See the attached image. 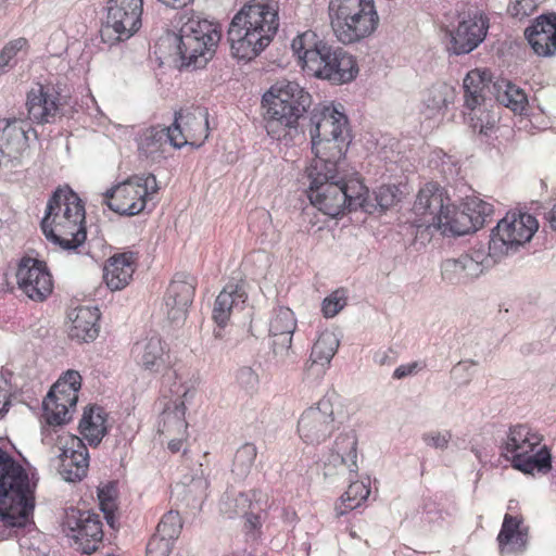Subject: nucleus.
Returning a JSON list of instances; mask_svg holds the SVG:
<instances>
[{"instance_id": "0e129e2a", "label": "nucleus", "mask_w": 556, "mask_h": 556, "mask_svg": "<svg viewBox=\"0 0 556 556\" xmlns=\"http://www.w3.org/2000/svg\"><path fill=\"white\" fill-rule=\"evenodd\" d=\"M115 509L116 507H106V508H102L101 511L103 513L104 515V518L106 520V523L112 528V529H116L117 528V520H116V517H115Z\"/></svg>"}, {"instance_id": "5fc2aeb1", "label": "nucleus", "mask_w": 556, "mask_h": 556, "mask_svg": "<svg viewBox=\"0 0 556 556\" xmlns=\"http://www.w3.org/2000/svg\"><path fill=\"white\" fill-rule=\"evenodd\" d=\"M536 7L535 0H510L507 11L513 17L521 20L532 14Z\"/></svg>"}, {"instance_id": "a18cd8bd", "label": "nucleus", "mask_w": 556, "mask_h": 556, "mask_svg": "<svg viewBox=\"0 0 556 556\" xmlns=\"http://www.w3.org/2000/svg\"><path fill=\"white\" fill-rule=\"evenodd\" d=\"M165 127L151 126L142 130L138 138L139 151L149 154L156 151L163 141H165Z\"/></svg>"}, {"instance_id": "09e8293b", "label": "nucleus", "mask_w": 556, "mask_h": 556, "mask_svg": "<svg viewBox=\"0 0 556 556\" xmlns=\"http://www.w3.org/2000/svg\"><path fill=\"white\" fill-rule=\"evenodd\" d=\"M370 494L369 485L361 481H354L350 478V485L345 493L342 495L343 502H348L346 508L354 509L366 501Z\"/></svg>"}, {"instance_id": "f8f14e48", "label": "nucleus", "mask_w": 556, "mask_h": 556, "mask_svg": "<svg viewBox=\"0 0 556 556\" xmlns=\"http://www.w3.org/2000/svg\"><path fill=\"white\" fill-rule=\"evenodd\" d=\"M80 387L81 376L76 370H67L51 387L42 401V417L49 426H63L72 419Z\"/></svg>"}, {"instance_id": "338daca9", "label": "nucleus", "mask_w": 556, "mask_h": 556, "mask_svg": "<svg viewBox=\"0 0 556 556\" xmlns=\"http://www.w3.org/2000/svg\"><path fill=\"white\" fill-rule=\"evenodd\" d=\"M162 4L170 9H182L191 4L194 0H157Z\"/></svg>"}, {"instance_id": "a19ab883", "label": "nucleus", "mask_w": 556, "mask_h": 556, "mask_svg": "<svg viewBox=\"0 0 556 556\" xmlns=\"http://www.w3.org/2000/svg\"><path fill=\"white\" fill-rule=\"evenodd\" d=\"M195 118L197 117L194 113L188 112L187 114H184L181 111L176 112L174 123L170 126L165 127V141H168L176 149H180L187 144L193 146L195 148L201 147L202 143L194 144L193 142H188L180 127V121L189 123L191 119Z\"/></svg>"}, {"instance_id": "ddd939ff", "label": "nucleus", "mask_w": 556, "mask_h": 556, "mask_svg": "<svg viewBox=\"0 0 556 556\" xmlns=\"http://www.w3.org/2000/svg\"><path fill=\"white\" fill-rule=\"evenodd\" d=\"M338 394L327 392L315 406L306 408L299 421L298 432L307 444H320L325 442L341 424L337 418L334 405Z\"/></svg>"}, {"instance_id": "c03bdc74", "label": "nucleus", "mask_w": 556, "mask_h": 556, "mask_svg": "<svg viewBox=\"0 0 556 556\" xmlns=\"http://www.w3.org/2000/svg\"><path fill=\"white\" fill-rule=\"evenodd\" d=\"M401 194L399 188L394 185H383L380 186L375 191V201L376 203H371L367 199V203L369 204V210L367 213H371L372 210L380 208L381 212L387 211L391 206H393L399 200V195Z\"/></svg>"}, {"instance_id": "a211bd4d", "label": "nucleus", "mask_w": 556, "mask_h": 556, "mask_svg": "<svg viewBox=\"0 0 556 556\" xmlns=\"http://www.w3.org/2000/svg\"><path fill=\"white\" fill-rule=\"evenodd\" d=\"M507 460L511 467L523 472L534 471L546 473L552 469V455L546 445H542V437L533 431L528 435L526 443L511 452Z\"/></svg>"}, {"instance_id": "412c9836", "label": "nucleus", "mask_w": 556, "mask_h": 556, "mask_svg": "<svg viewBox=\"0 0 556 556\" xmlns=\"http://www.w3.org/2000/svg\"><path fill=\"white\" fill-rule=\"evenodd\" d=\"M40 227L48 241L66 251L76 250L87 239L86 219L41 220Z\"/></svg>"}, {"instance_id": "bf43d9fd", "label": "nucleus", "mask_w": 556, "mask_h": 556, "mask_svg": "<svg viewBox=\"0 0 556 556\" xmlns=\"http://www.w3.org/2000/svg\"><path fill=\"white\" fill-rule=\"evenodd\" d=\"M424 367H425V365H422L419 362H413V363H409V364L400 365L393 371L392 377L394 379H399L400 380V379H403V378H406L408 376H413V375L417 374Z\"/></svg>"}, {"instance_id": "72a5a7b5", "label": "nucleus", "mask_w": 556, "mask_h": 556, "mask_svg": "<svg viewBox=\"0 0 556 556\" xmlns=\"http://www.w3.org/2000/svg\"><path fill=\"white\" fill-rule=\"evenodd\" d=\"M330 71L334 75L327 76L326 80L334 86H340L353 81L358 74V65L355 58L341 47H337V51L330 62Z\"/></svg>"}, {"instance_id": "a878e982", "label": "nucleus", "mask_w": 556, "mask_h": 556, "mask_svg": "<svg viewBox=\"0 0 556 556\" xmlns=\"http://www.w3.org/2000/svg\"><path fill=\"white\" fill-rule=\"evenodd\" d=\"M71 446L62 450L59 472L67 482H77L86 477L89 466L88 450L81 439L73 437Z\"/></svg>"}, {"instance_id": "69168bd1", "label": "nucleus", "mask_w": 556, "mask_h": 556, "mask_svg": "<svg viewBox=\"0 0 556 556\" xmlns=\"http://www.w3.org/2000/svg\"><path fill=\"white\" fill-rule=\"evenodd\" d=\"M10 405L11 402L8 396V391L0 387V417H2L8 412Z\"/></svg>"}, {"instance_id": "393cba45", "label": "nucleus", "mask_w": 556, "mask_h": 556, "mask_svg": "<svg viewBox=\"0 0 556 556\" xmlns=\"http://www.w3.org/2000/svg\"><path fill=\"white\" fill-rule=\"evenodd\" d=\"M525 36L539 56H552L556 53V13L538 16L525 30Z\"/></svg>"}, {"instance_id": "79ce46f5", "label": "nucleus", "mask_w": 556, "mask_h": 556, "mask_svg": "<svg viewBox=\"0 0 556 556\" xmlns=\"http://www.w3.org/2000/svg\"><path fill=\"white\" fill-rule=\"evenodd\" d=\"M531 431L528 425L519 424L511 426L507 432L506 439L501 443V455L508 458L511 452L518 451V447L526 443Z\"/></svg>"}, {"instance_id": "37998d69", "label": "nucleus", "mask_w": 556, "mask_h": 556, "mask_svg": "<svg viewBox=\"0 0 556 556\" xmlns=\"http://www.w3.org/2000/svg\"><path fill=\"white\" fill-rule=\"evenodd\" d=\"M271 338V350L277 363H293L295 353L292 350L293 333L269 334Z\"/></svg>"}, {"instance_id": "774afa93", "label": "nucleus", "mask_w": 556, "mask_h": 556, "mask_svg": "<svg viewBox=\"0 0 556 556\" xmlns=\"http://www.w3.org/2000/svg\"><path fill=\"white\" fill-rule=\"evenodd\" d=\"M544 218L552 230H556V203L544 214Z\"/></svg>"}, {"instance_id": "0eeeda50", "label": "nucleus", "mask_w": 556, "mask_h": 556, "mask_svg": "<svg viewBox=\"0 0 556 556\" xmlns=\"http://www.w3.org/2000/svg\"><path fill=\"white\" fill-rule=\"evenodd\" d=\"M222 38L218 23L192 14L173 34V43L181 59V65L192 70L204 68L216 53Z\"/></svg>"}, {"instance_id": "052dcab7", "label": "nucleus", "mask_w": 556, "mask_h": 556, "mask_svg": "<svg viewBox=\"0 0 556 556\" xmlns=\"http://www.w3.org/2000/svg\"><path fill=\"white\" fill-rule=\"evenodd\" d=\"M478 363L472 359H466L458 362L452 369V375L456 378H464L465 382L470 380L471 375L468 372L471 366H476Z\"/></svg>"}, {"instance_id": "f03ea898", "label": "nucleus", "mask_w": 556, "mask_h": 556, "mask_svg": "<svg viewBox=\"0 0 556 556\" xmlns=\"http://www.w3.org/2000/svg\"><path fill=\"white\" fill-rule=\"evenodd\" d=\"M279 26L277 1H245L232 16L227 29L232 58L244 63L255 60L274 41Z\"/></svg>"}, {"instance_id": "6e6d98bb", "label": "nucleus", "mask_w": 556, "mask_h": 556, "mask_svg": "<svg viewBox=\"0 0 556 556\" xmlns=\"http://www.w3.org/2000/svg\"><path fill=\"white\" fill-rule=\"evenodd\" d=\"M118 195H136V191L132 185L128 184V180L108 189L103 193V202L106 203L109 207L113 202L121 203Z\"/></svg>"}, {"instance_id": "aec40b11", "label": "nucleus", "mask_w": 556, "mask_h": 556, "mask_svg": "<svg viewBox=\"0 0 556 556\" xmlns=\"http://www.w3.org/2000/svg\"><path fill=\"white\" fill-rule=\"evenodd\" d=\"M195 293L194 279L186 274H176L165 294V307L168 319L178 325L182 323L193 302Z\"/></svg>"}, {"instance_id": "423d86ee", "label": "nucleus", "mask_w": 556, "mask_h": 556, "mask_svg": "<svg viewBox=\"0 0 556 556\" xmlns=\"http://www.w3.org/2000/svg\"><path fill=\"white\" fill-rule=\"evenodd\" d=\"M34 507L28 473L0 447V520L11 528H24Z\"/></svg>"}, {"instance_id": "e433bc0d", "label": "nucleus", "mask_w": 556, "mask_h": 556, "mask_svg": "<svg viewBox=\"0 0 556 556\" xmlns=\"http://www.w3.org/2000/svg\"><path fill=\"white\" fill-rule=\"evenodd\" d=\"M257 502H253L252 497L244 492L226 493L219 502L220 513L229 518L243 517L249 509L256 508Z\"/></svg>"}, {"instance_id": "603ef678", "label": "nucleus", "mask_w": 556, "mask_h": 556, "mask_svg": "<svg viewBox=\"0 0 556 556\" xmlns=\"http://www.w3.org/2000/svg\"><path fill=\"white\" fill-rule=\"evenodd\" d=\"M345 305V298L340 295L339 291H336L323 301L321 311L326 318H331L334 317Z\"/></svg>"}, {"instance_id": "3c124183", "label": "nucleus", "mask_w": 556, "mask_h": 556, "mask_svg": "<svg viewBox=\"0 0 556 556\" xmlns=\"http://www.w3.org/2000/svg\"><path fill=\"white\" fill-rule=\"evenodd\" d=\"M174 542L155 532L147 544L148 556H168L173 551Z\"/></svg>"}, {"instance_id": "c85d7f7f", "label": "nucleus", "mask_w": 556, "mask_h": 556, "mask_svg": "<svg viewBox=\"0 0 556 556\" xmlns=\"http://www.w3.org/2000/svg\"><path fill=\"white\" fill-rule=\"evenodd\" d=\"M72 325L68 337L78 342L93 341L99 334L100 312L98 307L79 306L70 313Z\"/></svg>"}, {"instance_id": "7c9ffc66", "label": "nucleus", "mask_w": 556, "mask_h": 556, "mask_svg": "<svg viewBox=\"0 0 556 556\" xmlns=\"http://www.w3.org/2000/svg\"><path fill=\"white\" fill-rule=\"evenodd\" d=\"M522 519L506 514L497 535L500 551L504 553L521 552L528 541V528L521 527Z\"/></svg>"}, {"instance_id": "680f3d73", "label": "nucleus", "mask_w": 556, "mask_h": 556, "mask_svg": "<svg viewBox=\"0 0 556 556\" xmlns=\"http://www.w3.org/2000/svg\"><path fill=\"white\" fill-rule=\"evenodd\" d=\"M261 510L262 508L257 503L256 508L249 509L248 514L242 517L245 519V525L249 526L251 530L257 529L261 526Z\"/></svg>"}, {"instance_id": "2eb2a0df", "label": "nucleus", "mask_w": 556, "mask_h": 556, "mask_svg": "<svg viewBox=\"0 0 556 556\" xmlns=\"http://www.w3.org/2000/svg\"><path fill=\"white\" fill-rule=\"evenodd\" d=\"M489 20L482 14L464 16L456 26L444 30L443 43L450 55H465L473 51L484 39Z\"/></svg>"}, {"instance_id": "4d7b16f0", "label": "nucleus", "mask_w": 556, "mask_h": 556, "mask_svg": "<svg viewBox=\"0 0 556 556\" xmlns=\"http://www.w3.org/2000/svg\"><path fill=\"white\" fill-rule=\"evenodd\" d=\"M451 438L452 434L448 431L444 433H441L439 431H429L422 433L421 435V439L426 443V445L439 450L447 448Z\"/></svg>"}, {"instance_id": "e2e57ef3", "label": "nucleus", "mask_w": 556, "mask_h": 556, "mask_svg": "<svg viewBox=\"0 0 556 556\" xmlns=\"http://www.w3.org/2000/svg\"><path fill=\"white\" fill-rule=\"evenodd\" d=\"M427 105L433 110H441L446 106V99L440 90H433L427 99Z\"/></svg>"}, {"instance_id": "c9c22d12", "label": "nucleus", "mask_w": 556, "mask_h": 556, "mask_svg": "<svg viewBox=\"0 0 556 556\" xmlns=\"http://www.w3.org/2000/svg\"><path fill=\"white\" fill-rule=\"evenodd\" d=\"M496 101L515 113L523 114L527 110L528 98L526 92L515 84L501 79L493 85Z\"/></svg>"}, {"instance_id": "9d476101", "label": "nucleus", "mask_w": 556, "mask_h": 556, "mask_svg": "<svg viewBox=\"0 0 556 556\" xmlns=\"http://www.w3.org/2000/svg\"><path fill=\"white\" fill-rule=\"evenodd\" d=\"M539 228L534 216L528 213H507L492 229L488 257L496 263L502 257L514 254L529 242Z\"/></svg>"}, {"instance_id": "9b49d317", "label": "nucleus", "mask_w": 556, "mask_h": 556, "mask_svg": "<svg viewBox=\"0 0 556 556\" xmlns=\"http://www.w3.org/2000/svg\"><path fill=\"white\" fill-rule=\"evenodd\" d=\"M291 49L306 76L326 80L327 76L334 75L330 71V62L337 47L320 39L315 31L306 30L298 35L291 42Z\"/></svg>"}, {"instance_id": "5701e85b", "label": "nucleus", "mask_w": 556, "mask_h": 556, "mask_svg": "<svg viewBox=\"0 0 556 556\" xmlns=\"http://www.w3.org/2000/svg\"><path fill=\"white\" fill-rule=\"evenodd\" d=\"M489 265V260L480 252H476L475 256L462 254L457 258H447L442 262V279L453 286L466 285L479 277Z\"/></svg>"}, {"instance_id": "1a4fd4ad", "label": "nucleus", "mask_w": 556, "mask_h": 556, "mask_svg": "<svg viewBox=\"0 0 556 556\" xmlns=\"http://www.w3.org/2000/svg\"><path fill=\"white\" fill-rule=\"evenodd\" d=\"M136 351H138L137 357L142 368L154 374H161L163 383L169 386L170 393L179 399V402L175 404V415L179 418L184 417L185 403L193 397L192 386L184 382L177 369L173 368L165 342L160 337L153 336L142 345L137 343Z\"/></svg>"}, {"instance_id": "13d9d810", "label": "nucleus", "mask_w": 556, "mask_h": 556, "mask_svg": "<svg viewBox=\"0 0 556 556\" xmlns=\"http://www.w3.org/2000/svg\"><path fill=\"white\" fill-rule=\"evenodd\" d=\"M237 381L245 390H253L258 384V375L249 366L237 371Z\"/></svg>"}, {"instance_id": "49530a36", "label": "nucleus", "mask_w": 556, "mask_h": 556, "mask_svg": "<svg viewBox=\"0 0 556 556\" xmlns=\"http://www.w3.org/2000/svg\"><path fill=\"white\" fill-rule=\"evenodd\" d=\"M181 528L182 522L178 511L169 510L163 515L156 527V532L159 535L174 542L178 539Z\"/></svg>"}, {"instance_id": "4be33fe9", "label": "nucleus", "mask_w": 556, "mask_h": 556, "mask_svg": "<svg viewBox=\"0 0 556 556\" xmlns=\"http://www.w3.org/2000/svg\"><path fill=\"white\" fill-rule=\"evenodd\" d=\"M60 97L53 86L37 84L27 92L28 118L36 124L53 123L61 111Z\"/></svg>"}, {"instance_id": "ea45409f", "label": "nucleus", "mask_w": 556, "mask_h": 556, "mask_svg": "<svg viewBox=\"0 0 556 556\" xmlns=\"http://www.w3.org/2000/svg\"><path fill=\"white\" fill-rule=\"evenodd\" d=\"M296 329V319L294 313L285 306L274 309L269 321V334L294 333Z\"/></svg>"}, {"instance_id": "2f4dec72", "label": "nucleus", "mask_w": 556, "mask_h": 556, "mask_svg": "<svg viewBox=\"0 0 556 556\" xmlns=\"http://www.w3.org/2000/svg\"><path fill=\"white\" fill-rule=\"evenodd\" d=\"M338 348L339 339L333 332L325 331L320 333L311 351L308 370H315L317 375L324 374Z\"/></svg>"}, {"instance_id": "de8ad7c7", "label": "nucleus", "mask_w": 556, "mask_h": 556, "mask_svg": "<svg viewBox=\"0 0 556 556\" xmlns=\"http://www.w3.org/2000/svg\"><path fill=\"white\" fill-rule=\"evenodd\" d=\"M27 45L23 37L9 41L0 50V77L15 65L16 54Z\"/></svg>"}, {"instance_id": "20e7f679", "label": "nucleus", "mask_w": 556, "mask_h": 556, "mask_svg": "<svg viewBox=\"0 0 556 556\" xmlns=\"http://www.w3.org/2000/svg\"><path fill=\"white\" fill-rule=\"evenodd\" d=\"M313 98L295 81L279 80L262 98L265 128L276 140L294 141L305 136V121L309 115Z\"/></svg>"}, {"instance_id": "f704fd0d", "label": "nucleus", "mask_w": 556, "mask_h": 556, "mask_svg": "<svg viewBox=\"0 0 556 556\" xmlns=\"http://www.w3.org/2000/svg\"><path fill=\"white\" fill-rule=\"evenodd\" d=\"M331 458L346 466L350 473H357V437L355 431L340 433L333 443Z\"/></svg>"}, {"instance_id": "dca6fc26", "label": "nucleus", "mask_w": 556, "mask_h": 556, "mask_svg": "<svg viewBox=\"0 0 556 556\" xmlns=\"http://www.w3.org/2000/svg\"><path fill=\"white\" fill-rule=\"evenodd\" d=\"M18 289L31 301L43 302L53 291V279L46 262L25 255L16 268Z\"/></svg>"}, {"instance_id": "473e14b6", "label": "nucleus", "mask_w": 556, "mask_h": 556, "mask_svg": "<svg viewBox=\"0 0 556 556\" xmlns=\"http://www.w3.org/2000/svg\"><path fill=\"white\" fill-rule=\"evenodd\" d=\"M106 414L100 406H90L85 408L79 421V431L91 446L100 444L108 432Z\"/></svg>"}, {"instance_id": "b1692460", "label": "nucleus", "mask_w": 556, "mask_h": 556, "mask_svg": "<svg viewBox=\"0 0 556 556\" xmlns=\"http://www.w3.org/2000/svg\"><path fill=\"white\" fill-rule=\"evenodd\" d=\"M86 219L85 204L68 186L59 187L50 197L41 220Z\"/></svg>"}, {"instance_id": "c756f323", "label": "nucleus", "mask_w": 556, "mask_h": 556, "mask_svg": "<svg viewBox=\"0 0 556 556\" xmlns=\"http://www.w3.org/2000/svg\"><path fill=\"white\" fill-rule=\"evenodd\" d=\"M128 184L132 185L134 190L136 191V195H138V200L130 203L113 202L110 204V210L121 215L134 216L144 210L147 204V197L155 193L159 187L156 178L153 174L134 176L128 179Z\"/></svg>"}, {"instance_id": "39448f33", "label": "nucleus", "mask_w": 556, "mask_h": 556, "mask_svg": "<svg viewBox=\"0 0 556 556\" xmlns=\"http://www.w3.org/2000/svg\"><path fill=\"white\" fill-rule=\"evenodd\" d=\"M306 131L316 156L313 162L340 163L344 159L351 143L349 119L333 104L315 105L305 121Z\"/></svg>"}, {"instance_id": "4468645a", "label": "nucleus", "mask_w": 556, "mask_h": 556, "mask_svg": "<svg viewBox=\"0 0 556 556\" xmlns=\"http://www.w3.org/2000/svg\"><path fill=\"white\" fill-rule=\"evenodd\" d=\"M106 11V23L100 31L104 42L127 40L142 26L143 0H108Z\"/></svg>"}, {"instance_id": "864d4df0", "label": "nucleus", "mask_w": 556, "mask_h": 556, "mask_svg": "<svg viewBox=\"0 0 556 556\" xmlns=\"http://www.w3.org/2000/svg\"><path fill=\"white\" fill-rule=\"evenodd\" d=\"M117 486L115 481H110L104 485L98 488V500L100 509L116 507Z\"/></svg>"}, {"instance_id": "f3484780", "label": "nucleus", "mask_w": 556, "mask_h": 556, "mask_svg": "<svg viewBox=\"0 0 556 556\" xmlns=\"http://www.w3.org/2000/svg\"><path fill=\"white\" fill-rule=\"evenodd\" d=\"M65 526L83 554H92L102 544L103 530L100 515L90 510L71 508L66 513Z\"/></svg>"}, {"instance_id": "6ab92c4d", "label": "nucleus", "mask_w": 556, "mask_h": 556, "mask_svg": "<svg viewBox=\"0 0 556 556\" xmlns=\"http://www.w3.org/2000/svg\"><path fill=\"white\" fill-rule=\"evenodd\" d=\"M29 124L21 118L0 119V166H15L27 147Z\"/></svg>"}, {"instance_id": "6e6552de", "label": "nucleus", "mask_w": 556, "mask_h": 556, "mask_svg": "<svg viewBox=\"0 0 556 556\" xmlns=\"http://www.w3.org/2000/svg\"><path fill=\"white\" fill-rule=\"evenodd\" d=\"M328 11L332 30L343 45L359 42L379 25L374 0H330Z\"/></svg>"}, {"instance_id": "cd10ccee", "label": "nucleus", "mask_w": 556, "mask_h": 556, "mask_svg": "<svg viewBox=\"0 0 556 556\" xmlns=\"http://www.w3.org/2000/svg\"><path fill=\"white\" fill-rule=\"evenodd\" d=\"M248 299V294L241 283H227L217 295L214 308L213 319L219 327L214 331L215 337H222L220 330L227 325L232 309H242Z\"/></svg>"}, {"instance_id": "f257e3e1", "label": "nucleus", "mask_w": 556, "mask_h": 556, "mask_svg": "<svg viewBox=\"0 0 556 556\" xmlns=\"http://www.w3.org/2000/svg\"><path fill=\"white\" fill-rule=\"evenodd\" d=\"M416 218L406 227L414 244L425 245L433 231L464 236L482 228L493 214V205L476 197L466 198L459 207L451 203L446 190L438 182L419 189L413 205Z\"/></svg>"}, {"instance_id": "58836bf2", "label": "nucleus", "mask_w": 556, "mask_h": 556, "mask_svg": "<svg viewBox=\"0 0 556 556\" xmlns=\"http://www.w3.org/2000/svg\"><path fill=\"white\" fill-rule=\"evenodd\" d=\"M257 456V448L254 443L247 442L242 444L236 452L232 460V473L239 478L244 479L251 472Z\"/></svg>"}, {"instance_id": "7ed1b4c3", "label": "nucleus", "mask_w": 556, "mask_h": 556, "mask_svg": "<svg viewBox=\"0 0 556 556\" xmlns=\"http://www.w3.org/2000/svg\"><path fill=\"white\" fill-rule=\"evenodd\" d=\"M311 203L325 215L337 217L346 211L369 210L368 188L357 177H346L340 163L313 162L306 168Z\"/></svg>"}, {"instance_id": "4c0bfd02", "label": "nucleus", "mask_w": 556, "mask_h": 556, "mask_svg": "<svg viewBox=\"0 0 556 556\" xmlns=\"http://www.w3.org/2000/svg\"><path fill=\"white\" fill-rule=\"evenodd\" d=\"M465 106L470 111H475L477 106L484 101L482 94L484 88V79L479 71L469 72L463 81Z\"/></svg>"}, {"instance_id": "bb28decb", "label": "nucleus", "mask_w": 556, "mask_h": 556, "mask_svg": "<svg viewBox=\"0 0 556 556\" xmlns=\"http://www.w3.org/2000/svg\"><path fill=\"white\" fill-rule=\"evenodd\" d=\"M139 258L138 252L127 251L111 256L103 268V279L112 290H122L132 278Z\"/></svg>"}, {"instance_id": "8fccbe9b", "label": "nucleus", "mask_w": 556, "mask_h": 556, "mask_svg": "<svg viewBox=\"0 0 556 556\" xmlns=\"http://www.w3.org/2000/svg\"><path fill=\"white\" fill-rule=\"evenodd\" d=\"M496 124V116L486 111H482L477 106L475 111H470V126L479 134L490 136Z\"/></svg>"}]
</instances>
